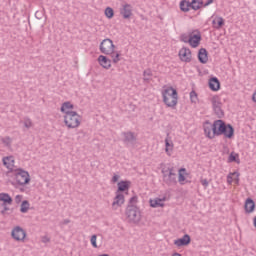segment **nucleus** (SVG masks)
I'll list each match as a JSON object with an SVG mask.
<instances>
[{"mask_svg": "<svg viewBox=\"0 0 256 256\" xmlns=\"http://www.w3.org/2000/svg\"><path fill=\"white\" fill-rule=\"evenodd\" d=\"M99 256H109V254H102V255H99Z\"/></svg>", "mask_w": 256, "mask_h": 256, "instance_id": "obj_51", "label": "nucleus"}, {"mask_svg": "<svg viewBox=\"0 0 256 256\" xmlns=\"http://www.w3.org/2000/svg\"><path fill=\"white\" fill-rule=\"evenodd\" d=\"M165 151L167 155H171V152L173 151V140L169 137V133H167V137L165 139Z\"/></svg>", "mask_w": 256, "mask_h": 256, "instance_id": "obj_23", "label": "nucleus"}, {"mask_svg": "<svg viewBox=\"0 0 256 256\" xmlns=\"http://www.w3.org/2000/svg\"><path fill=\"white\" fill-rule=\"evenodd\" d=\"M124 137V143L128 147H135L137 145V136L133 132H124L122 133Z\"/></svg>", "mask_w": 256, "mask_h": 256, "instance_id": "obj_12", "label": "nucleus"}, {"mask_svg": "<svg viewBox=\"0 0 256 256\" xmlns=\"http://www.w3.org/2000/svg\"><path fill=\"white\" fill-rule=\"evenodd\" d=\"M3 165H5L7 167V165H9V163H13V156H7L3 158Z\"/></svg>", "mask_w": 256, "mask_h": 256, "instance_id": "obj_38", "label": "nucleus"}, {"mask_svg": "<svg viewBox=\"0 0 256 256\" xmlns=\"http://www.w3.org/2000/svg\"><path fill=\"white\" fill-rule=\"evenodd\" d=\"M14 201L17 205H19V203H21V201H23V195H16Z\"/></svg>", "mask_w": 256, "mask_h": 256, "instance_id": "obj_43", "label": "nucleus"}, {"mask_svg": "<svg viewBox=\"0 0 256 256\" xmlns=\"http://www.w3.org/2000/svg\"><path fill=\"white\" fill-rule=\"evenodd\" d=\"M162 175L164 183L169 187L177 184V173L175 172V168L162 169Z\"/></svg>", "mask_w": 256, "mask_h": 256, "instance_id": "obj_6", "label": "nucleus"}, {"mask_svg": "<svg viewBox=\"0 0 256 256\" xmlns=\"http://www.w3.org/2000/svg\"><path fill=\"white\" fill-rule=\"evenodd\" d=\"M190 6L194 11H199L203 7V0H192Z\"/></svg>", "mask_w": 256, "mask_h": 256, "instance_id": "obj_26", "label": "nucleus"}, {"mask_svg": "<svg viewBox=\"0 0 256 256\" xmlns=\"http://www.w3.org/2000/svg\"><path fill=\"white\" fill-rule=\"evenodd\" d=\"M121 176L114 174V176L112 177V183H117V181H119Z\"/></svg>", "mask_w": 256, "mask_h": 256, "instance_id": "obj_46", "label": "nucleus"}, {"mask_svg": "<svg viewBox=\"0 0 256 256\" xmlns=\"http://www.w3.org/2000/svg\"><path fill=\"white\" fill-rule=\"evenodd\" d=\"M120 13L124 17V19H129V17H131V15H132V13H131V5L125 4L123 6V9H121Z\"/></svg>", "mask_w": 256, "mask_h": 256, "instance_id": "obj_25", "label": "nucleus"}, {"mask_svg": "<svg viewBox=\"0 0 256 256\" xmlns=\"http://www.w3.org/2000/svg\"><path fill=\"white\" fill-rule=\"evenodd\" d=\"M182 171H185V168H181L179 170V174H178L179 183H182L183 181H185V175H183V173H181Z\"/></svg>", "mask_w": 256, "mask_h": 256, "instance_id": "obj_40", "label": "nucleus"}, {"mask_svg": "<svg viewBox=\"0 0 256 256\" xmlns=\"http://www.w3.org/2000/svg\"><path fill=\"white\" fill-rule=\"evenodd\" d=\"M129 187H131V182L128 180H122L118 182V193H123L125 191H129Z\"/></svg>", "mask_w": 256, "mask_h": 256, "instance_id": "obj_20", "label": "nucleus"}, {"mask_svg": "<svg viewBox=\"0 0 256 256\" xmlns=\"http://www.w3.org/2000/svg\"><path fill=\"white\" fill-rule=\"evenodd\" d=\"M208 85L211 91H219L221 89V82H219V78L217 77L210 78Z\"/></svg>", "mask_w": 256, "mask_h": 256, "instance_id": "obj_16", "label": "nucleus"}, {"mask_svg": "<svg viewBox=\"0 0 256 256\" xmlns=\"http://www.w3.org/2000/svg\"><path fill=\"white\" fill-rule=\"evenodd\" d=\"M105 15L108 19H113V16L115 15V11H113V8L107 7L105 9Z\"/></svg>", "mask_w": 256, "mask_h": 256, "instance_id": "obj_33", "label": "nucleus"}, {"mask_svg": "<svg viewBox=\"0 0 256 256\" xmlns=\"http://www.w3.org/2000/svg\"><path fill=\"white\" fill-rule=\"evenodd\" d=\"M135 203H137V196L130 198L128 205H135Z\"/></svg>", "mask_w": 256, "mask_h": 256, "instance_id": "obj_45", "label": "nucleus"}, {"mask_svg": "<svg viewBox=\"0 0 256 256\" xmlns=\"http://www.w3.org/2000/svg\"><path fill=\"white\" fill-rule=\"evenodd\" d=\"M45 21H47V17H45V12L36 11L35 19L32 20V25H34V27H43V25H45Z\"/></svg>", "mask_w": 256, "mask_h": 256, "instance_id": "obj_11", "label": "nucleus"}, {"mask_svg": "<svg viewBox=\"0 0 256 256\" xmlns=\"http://www.w3.org/2000/svg\"><path fill=\"white\" fill-rule=\"evenodd\" d=\"M180 40L183 42V43H189V36L187 34H182L180 36Z\"/></svg>", "mask_w": 256, "mask_h": 256, "instance_id": "obj_42", "label": "nucleus"}, {"mask_svg": "<svg viewBox=\"0 0 256 256\" xmlns=\"http://www.w3.org/2000/svg\"><path fill=\"white\" fill-rule=\"evenodd\" d=\"M69 223H71V220H69V219H65L63 221V225H69Z\"/></svg>", "mask_w": 256, "mask_h": 256, "instance_id": "obj_49", "label": "nucleus"}, {"mask_svg": "<svg viewBox=\"0 0 256 256\" xmlns=\"http://www.w3.org/2000/svg\"><path fill=\"white\" fill-rule=\"evenodd\" d=\"M115 50V45L111 39H104L100 44V51L104 55H111Z\"/></svg>", "mask_w": 256, "mask_h": 256, "instance_id": "obj_10", "label": "nucleus"}, {"mask_svg": "<svg viewBox=\"0 0 256 256\" xmlns=\"http://www.w3.org/2000/svg\"><path fill=\"white\" fill-rule=\"evenodd\" d=\"M98 62L104 69H111V59L107 58V56L100 55L98 57Z\"/></svg>", "mask_w": 256, "mask_h": 256, "instance_id": "obj_18", "label": "nucleus"}, {"mask_svg": "<svg viewBox=\"0 0 256 256\" xmlns=\"http://www.w3.org/2000/svg\"><path fill=\"white\" fill-rule=\"evenodd\" d=\"M29 207H30L29 201L24 200L20 206V211L22 213H27V211H29Z\"/></svg>", "mask_w": 256, "mask_h": 256, "instance_id": "obj_32", "label": "nucleus"}, {"mask_svg": "<svg viewBox=\"0 0 256 256\" xmlns=\"http://www.w3.org/2000/svg\"><path fill=\"white\" fill-rule=\"evenodd\" d=\"M229 163H240L239 154L232 152L228 158Z\"/></svg>", "mask_w": 256, "mask_h": 256, "instance_id": "obj_31", "label": "nucleus"}, {"mask_svg": "<svg viewBox=\"0 0 256 256\" xmlns=\"http://www.w3.org/2000/svg\"><path fill=\"white\" fill-rule=\"evenodd\" d=\"M236 183H239V178H237Z\"/></svg>", "mask_w": 256, "mask_h": 256, "instance_id": "obj_52", "label": "nucleus"}, {"mask_svg": "<svg viewBox=\"0 0 256 256\" xmlns=\"http://www.w3.org/2000/svg\"><path fill=\"white\" fill-rule=\"evenodd\" d=\"M201 185H203V187L207 188L209 187V181L207 179H201L200 180Z\"/></svg>", "mask_w": 256, "mask_h": 256, "instance_id": "obj_44", "label": "nucleus"}, {"mask_svg": "<svg viewBox=\"0 0 256 256\" xmlns=\"http://www.w3.org/2000/svg\"><path fill=\"white\" fill-rule=\"evenodd\" d=\"M125 203V196L123 194H117L114 198V201L112 203V209H117L118 207H121Z\"/></svg>", "mask_w": 256, "mask_h": 256, "instance_id": "obj_17", "label": "nucleus"}, {"mask_svg": "<svg viewBox=\"0 0 256 256\" xmlns=\"http://www.w3.org/2000/svg\"><path fill=\"white\" fill-rule=\"evenodd\" d=\"M151 77H153V72L151 71V69L144 70L143 72L144 83H149V81H151Z\"/></svg>", "mask_w": 256, "mask_h": 256, "instance_id": "obj_28", "label": "nucleus"}, {"mask_svg": "<svg viewBox=\"0 0 256 256\" xmlns=\"http://www.w3.org/2000/svg\"><path fill=\"white\" fill-rule=\"evenodd\" d=\"M191 243V236L189 234H185L182 238L174 241V245L177 247H185Z\"/></svg>", "mask_w": 256, "mask_h": 256, "instance_id": "obj_14", "label": "nucleus"}, {"mask_svg": "<svg viewBox=\"0 0 256 256\" xmlns=\"http://www.w3.org/2000/svg\"><path fill=\"white\" fill-rule=\"evenodd\" d=\"M204 133L208 139H215V135L213 132V124L211 122L206 121L204 124Z\"/></svg>", "mask_w": 256, "mask_h": 256, "instance_id": "obj_15", "label": "nucleus"}, {"mask_svg": "<svg viewBox=\"0 0 256 256\" xmlns=\"http://www.w3.org/2000/svg\"><path fill=\"white\" fill-rule=\"evenodd\" d=\"M199 43H201V34H195L189 37V45L191 47H199Z\"/></svg>", "mask_w": 256, "mask_h": 256, "instance_id": "obj_22", "label": "nucleus"}, {"mask_svg": "<svg viewBox=\"0 0 256 256\" xmlns=\"http://www.w3.org/2000/svg\"><path fill=\"white\" fill-rule=\"evenodd\" d=\"M49 241H51V239L47 236H43L42 237V243H49Z\"/></svg>", "mask_w": 256, "mask_h": 256, "instance_id": "obj_47", "label": "nucleus"}, {"mask_svg": "<svg viewBox=\"0 0 256 256\" xmlns=\"http://www.w3.org/2000/svg\"><path fill=\"white\" fill-rule=\"evenodd\" d=\"M179 57L181 61L185 63H191V50L189 48H181L179 51Z\"/></svg>", "mask_w": 256, "mask_h": 256, "instance_id": "obj_13", "label": "nucleus"}, {"mask_svg": "<svg viewBox=\"0 0 256 256\" xmlns=\"http://www.w3.org/2000/svg\"><path fill=\"white\" fill-rule=\"evenodd\" d=\"M190 101H191V103H197V101H198L197 92H195V90H192L190 92Z\"/></svg>", "mask_w": 256, "mask_h": 256, "instance_id": "obj_36", "label": "nucleus"}, {"mask_svg": "<svg viewBox=\"0 0 256 256\" xmlns=\"http://www.w3.org/2000/svg\"><path fill=\"white\" fill-rule=\"evenodd\" d=\"M11 237L14 241H21L23 243L27 237V232L21 226H16L11 231Z\"/></svg>", "mask_w": 256, "mask_h": 256, "instance_id": "obj_9", "label": "nucleus"}, {"mask_svg": "<svg viewBox=\"0 0 256 256\" xmlns=\"http://www.w3.org/2000/svg\"><path fill=\"white\" fill-rule=\"evenodd\" d=\"M224 24H225V21L223 20V18H217L213 20L214 27H223Z\"/></svg>", "mask_w": 256, "mask_h": 256, "instance_id": "obj_34", "label": "nucleus"}, {"mask_svg": "<svg viewBox=\"0 0 256 256\" xmlns=\"http://www.w3.org/2000/svg\"><path fill=\"white\" fill-rule=\"evenodd\" d=\"M24 127L26 129H31L33 127V122L29 118H24Z\"/></svg>", "mask_w": 256, "mask_h": 256, "instance_id": "obj_37", "label": "nucleus"}, {"mask_svg": "<svg viewBox=\"0 0 256 256\" xmlns=\"http://www.w3.org/2000/svg\"><path fill=\"white\" fill-rule=\"evenodd\" d=\"M110 57H111L113 63H119V61H121V59L119 58V57H121V54H119V53L113 52L110 54Z\"/></svg>", "mask_w": 256, "mask_h": 256, "instance_id": "obj_35", "label": "nucleus"}, {"mask_svg": "<svg viewBox=\"0 0 256 256\" xmlns=\"http://www.w3.org/2000/svg\"><path fill=\"white\" fill-rule=\"evenodd\" d=\"M166 198H155L154 200H150V207L157 208V207H165V204L163 201H165Z\"/></svg>", "mask_w": 256, "mask_h": 256, "instance_id": "obj_24", "label": "nucleus"}, {"mask_svg": "<svg viewBox=\"0 0 256 256\" xmlns=\"http://www.w3.org/2000/svg\"><path fill=\"white\" fill-rule=\"evenodd\" d=\"M213 133L215 137L224 135L226 139H233L235 136V128L233 125L225 123V121L219 119L215 120L213 123Z\"/></svg>", "mask_w": 256, "mask_h": 256, "instance_id": "obj_1", "label": "nucleus"}, {"mask_svg": "<svg viewBox=\"0 0 256 256\" xmlns=\"http://www.w3.org/2000/svg\"><path fill=\"white\" fill-rule=\"evenodd\" d=\"M233 175H237V177H239V173H237V172L228 174V176H227L228 185H231V183H233Z\"/></svg>", "mask_w": 256, "mask_h": 256, "instance_id": "obj_39", "label": "nucleus"}, {"mask_svg": "<svg viewBox=\"0 0 256 256\" xmlns=\"http://www.w3.org/2000/svg\"><path fill=\"white\" fill-rule=\"evenodd\" d=\"M180 9L181 11H183V13H187L189 9H191V2L187 0H182L180 2Z\"/></svg>", "mask_w": 256, "mask_h": 256, "instance_id": "obj_27", "label": "nucleus"}, {"mask_svg": "<svg viewBox=\"0 0 256 256\" xmlns=\"http://www.w3.org/2000/svg\"><path fill=\"white\" fill-rule=\"evenodd\" d=\"M211 103L215 115L218 117V119H223V117H225V112L221 108L223 104L221 103L219 96L212 97Z\"/></svg>", "mask_w": 256, "mask_h": 256, "instance_id": "obj_8", "label": "nucleus"}, {"mask_svg": "<svg viewBox=\"0 0 256 256\" xmlns=\"http://www.w3.org/2000/svg\"><path fill=\"white\" fill-rule=\"evenodd\" d=\"M67 109H73V104H71V102H64L60 108V111L62 113H65V115H67V113H69Z\"/></svg>", "mask_w": 256, "mask_h": 256, "instance_id": "obj_29", "label": "nucleus"}, {"mask_svg": "<svg viewBox=\"0 0 256 256\" xmlns=\"http://www.w3.org/2000/svg\"><path fill=\"white\" fill-rule=\"evenodd\" d=\"M163 102L167 107L175 109L179 100V94L173 87H168L162 91Z\"/></svg>", "mask_w": 256, "mask_h": 256, "instance_id": "obj_2", "label": "nucleus"}, {"mask_svg": "<svg viewBox=\"0 0 256 256\" xmlns=\"http://www.w3.org/2000/svg\"><path fill=\"white\" fill-rule=\"evenodd\" d=\"M244 207L246 213H253V211H255V201H253L251 198H247Z\"/></svg>", "mask_w": 256, "mask_h": 256, "instance_id": "obj_21", "label": "nucleus"}, {"mask_svg": "<svg viewBox=\"0 0 256 256\" xmlns=\"http://www.w3.org/2000/svg\"><path fill=\"white\" fill-rule=\"evenodd\" d=\"M192 33H199V30H194L192 31Z\"/></svg>", "mask_w": 256, "mask_h": 256, "instance_id": "obj_50", "label": "nucleus"}, {"mask_svg": "<svg viewBox=\"0 0 256 256\" xmlns=\"http://www.w3.org/2000/svg\"><path fill=\"white\" fill-rule=\"evenodd\" d=\"M64 123L68 129H76V127L81 125V116L75 111L66 112L64 116Z\"/></svg>", "mask_w": 256, "mask_h": 256, "instance_id": "obj_4", "label": "nucleus"}, {"mask_svg": "<svg viewBox=\"0 0 256 256\" xmlns=\"http://www.w3.org/2000/svg\"><path fill=\"white\" fill-rule=\"evenodd\" d=\"M90 241H91L92 247H95V249H97V235L95 234L92 235Z\"/></svg>", "mask_w": 256, "mask_h": 256, "instance_id": "obj_41", "label": "nucleus"}, {"mask_svg": "<svg viewBox=\"0 0 256 256\" xmlns=\"http://www.w3.org/2000/svg\"><path fill=\"white\" fill-rule=\"evenodd\" d=\"M198 60L205 65V63H207L209 61V56L207 53V49L205 48H201L198 51Z\"/></svg>", "mask_w": 256, "mask_h": 256, "instance_id": "obj_19", "label": "nucleus"}, {"mask_svg": "<svg viewBox=\"0 0 256 256\" xmlns=\"http://www.w3.org/2000/svg\"><path fill=\"white\" fill-rule=\"evenodd\" d=\"M14 177L18 185H29L31 181V176L29 175V172L21 168L14 170Z\"/></svg>", "mask_w": 256, "mask_h": 256, "instance_id": "obj_7", "label": "nucleus"}, {"mask_svg": "<svg viewBox=\"0 0 256 256\" xmlns=\"http://www.w3.org/2000/svg\"><path fill=\"white\" fill-rule=\"evenodd\" d=\"M214 0H207V2L205 4H203V7H209V5H211V3H213Z\"/></svg>", "mask_w": 256, "mask_h": 256, "instance_id": "obj_48", "label": "nucleus"}, {"mask_svg": "<svg viewBox=\"0 0 256 256\" xmlns=\"http://www.w3.org/2000/svg\"><path fill=\"white\" fill-rule=\"evenodd\" d=\"M126 217L129 223H139L141 221V211L135 205H128L126 208Z\"/></svg>", "mask_w": 256, "mask_h": 256, "instance_id": "obj_5", "label": "nucleus"}, {"mask_svg": "<svg viewBox=\"0 0 256 256\" xmlns=\"http://www.w3.org/2000/svg\"><path fill=\"white\" fill-rule=\"evenodd\" d=\"M0 141L3 143L5 147H8V149H10L11 144L13 143V139L9 136L2 137Z\"/></svg>", "mask_w": 256, "mask_h": 256, "instance_id": "obj_30", "label": "nucleus"}, {"mask_svg": "<svg viewBox=\"0 0 256 256\" xmlns=\"http://www.w3.org/2000/svg\"><path fill=\"white\" fill-rule=\"evenodd\" d=\"M0 215L3 217H9L12 215L14 208L9 207V205H13V198L8 193H0Z\"/></svg>", "mask_w": 256, "mask_h": 256, "instance_id": "obj_3", "label": "nucleus"}]
</instances>
